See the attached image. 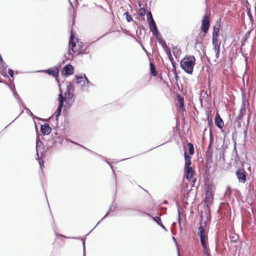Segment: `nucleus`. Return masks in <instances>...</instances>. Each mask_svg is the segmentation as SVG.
I'll return each mask as SVG.
<instances>
[{"instance_id": "24", "label": "nucleus", "mask_w": 256, "mask_h": 256, "mask_svg": "<svg viewBox=\"0 0 256 256\" xmlns=\"http://www.w3.org/2000/svg\"><path fill=\"white\" fill-rule=\"evenodd\" d=\"M168 58V59L170 60L171 62H172V60H174L171 54V50L170 48H167L164 50Z\"/></svg>"}, {"instance_id": "40", "label": "nucleus", "mask_w": 256, "mask_h": 256, "mask_svg": "<svg viewBox=\"0 0 256 256\" xmlns=\"http://www.w3.org/2000/svg\"><path fill=\"white\" fill-rule=\"evenodd\" d=\"M66 140L68 142H72V143H74V144H78L76 143V142H74L73 141H72V140H70V139H67Z\"/></svg>"}, {"instance_id": "31", "label": "nucleus", "mask_w": 256, "mask_h": 256, "mask_svg": "<svg viewBox=\"0 0 256 256\" xmlns=\"http://www.w3.org/2000/svg\"><path fill=\"white\" fill-rule=\"evenodd\" d=\"M124 14L126 15V20L128 22H130L132 20V18L128 12H125Z\"/></svg>"}, {"instance_id": "51", "label": "nucleus", "mask_w": 256, "mask_h": 256, "mask_svg": "<svg viewBox=\"0 0 256 256\" xmlns=\"http://www.w3.org/2000/svg\"><path fill=\"white\" fill-rule=\"evenodd\" d=\"M100 222V221H99V222H98V223L97 224H96V226H94V228H96V226H97V225H98V224Z\"/></svg>"}, {"instance_id": "61", "label": "nucleus", "mask_w": 256, "mask_h": 256, "mask_svg": "<svg viewBox=\"0 0 256 256\" xmlns=\"http://www.w3.org/2000/svg\"><path fill=\"white\" fill-rule=\"evenodd\" d=\"M173 240H175V238L174 237H172Z\"/></svg>"}, {"instance_id": "16", "label": "nucleus", "mask_w": 256, "mask_h": 256, "mask_svg": "<svg viewBox=\"0 0 256 256\" xmlns=\"http://www.w3.org/2000/svg\"><path fill=\"white\" fill-rule=\"evenodd\" d=\"M184 160H185V167L190 166L191 164V156L188 154L187 152H185L184 154Z\"/></svg>"}, {"instance_id": "23", "label": "nucleus", "mask_w": 256, "mask_h": 256, "mask_svg": "<svg viewBox=\"0 0 256 256\" xmlns=\"http://www.w3.org/2000/svg\"><path fill=\"white\" fill-rule=\"evenodd\" d=\"M188 152L189 154L191 155H192L194 152V148L193 144L191 142H188Z\"/></svg>"}, {"instance_id": "27", "label": "nucleus", "mask_w": 256, "mask_h": 256, "mask_svg": "<svg viewBox=\"0 0 256 256\" xmlns=\"http://www.w3.org/2000/svg\"><path fill=\"white\" fill-rule=\"evenodd\" d=\"M220 26V24L215 25L213 28L212 34H219Z\"/></svg>"}, {"instance_id": "15", "label": "nucleus", "mask_w": 256, "mask_h": 256, "mask_svg": "<svg viewBox=\"0 0 256 256\" xmlns=\"http://www.w3.org/2000/svg\"><path fill=\"white\" fill-rule=\"evenodd\" d=\"M186 178L188 180L191 179L193 176L194 171L192 168L191 166L186 167Z\"/></svg>"}, {"instance_id": "18", "label": "nucleus", "mask_w": 256, "mask_h": 256, "mask_svg": "<svg viewBox=\"0 0 256 256\" xmlns=\"http://www.w3.org/2000/svg\"><path fill=\"white\" fill-rule=\"evenodd\" d=\"M64 57L65 58V60H64L62 62V64H64V62L66 60H70L73 58V54L70 52V50H68V52H67L66 54H65L64 55Z\"/></svg>"}, {"instance_id": "29", "label": "nucleus", "mask_w": 256, "mask_h": 256, "mask_svg": "<svg viewBox=\"0 0 256 256\" xmlns=\"http://www.w3.org/2000/svg\"><path fill=\"white\" fill-rule=\"evenodd\" d=\"M152 218V220L155 222H156L158 224L160 225V224H161L162 223V222H161V218L159 216H150Z\"/></svg>"}, {"instance_id": "43", "label": "nucleus", "mask_w": 256, "mask_h": 256, "mask_svg": "<svg viewBox=\"0 0 256 256\" xmlns=\"http://www.w3.org/2000/svg\"><path fill=\"white\" fill-rule=\"evenodd\" d=\"M39 163H40V168H42V166H44V164H43L44 162H43V161H42V164H41L40 162Z\"/></svg>"}, {"instance_id": "21", "label": "nucleus", "mask_w": 256, "mask_h": 256, "mask_svg": "<svg viewBox=\"0 0 256 256\" xmlns=\"http://www.w3.org/2000/svg\"><path fill=\"white\" fill-rule=\"evenodd\" d=\"M73 90H74V86H73L72 84L70 82L66 86V90L65 92V94H70V93L72 92Z\"/></svg>"}, {"instance_id": "32", "label": "nucleus", "mask_w": 256, "mask_h": 256, "mask_svg": "<svg viewBox=\"0 0 256 256\" xmlns=\"http://www.w3.org/2000/svg\"><path fill=\"white\" fill-rule=\"evenodd\" d=\"M248 15L249 19L250 20L251 24H252V26L254 24V20L252 15V14L250 11L248 12Z\"/></svg>"}, {"instance_id": "46", "label": "nucleus", "mask_w": 256, "mask_h": 256, "mask_svg": "<svg viewBox=\"0 0 256 256\" xmlns=\"http://www.w3.org/2000/svg\"><path fill=\"white\" fill-rule=\"evenodd\" d=\"M138 6L140 7V8H142L141 6H142V4L141 2H138Z\"/></svg>"}, {"instance_id": "60", "label": "nucleus", "mask_w": 256, "mask_h": 256, "mask_svg": "<svg viewBox=\"0 0 256 256\" xmlns=\"http://www.w3.org/2000/svg\"><path fill=\"white\" fill-rule=\"evenodd\" d=\"M126 160V158H125V159H122V160H121V161L124 160Z\"/></svg>"}, {"instance_id": "4", "label": "nucleus", "mask_w": 256, "mask_h": 256, "mask_svg": "<svg viewBox=\"0 0 256 256\" xmlns=\"http://www.w3.org/2000/svg\"><path fill=\"white\" fill-rule=\"evenodd\" d=\"M69 45H71V50L74 52L82 48L84 46V43L82 42H79L78 39L75 40L74 33H71L69 40Z\"/></svg>"}, {"instance_id": "56", "label": "nucleus", "mask_w": 256, "mask_h": 256, "mask_svg": "<svg viewBox=\"0 0 256 256\" xmlns=\"http://www.w3.org/2000/svg\"><path fill=\"white\" fill-rule=\"evenodd\" d=\"M250 31L248 32V34H250Z\"/></svg>"}, {"instance_id": "19", "label": "nucleus", "mask_w": 256, "mask_h": 256, "mask_svg": "<svg viewBox=\"0 0 256 256\" xmlns=\"http://www.w3.org/2000/svg\"><path fill=\"white\" fill-rule=\"evenodd\" d=\"M134 210L135 212L134 215H136V216H150V215L149 214L146 213L144 212H142V211H141V210Z\"/></svg>"}, {"instance_id": "6", "label": "nucleus", "mask_w": 256, "mask_h": 256, "mask_svg": "<svg viewBox=\"0 0 256 256\" xmlns=\"http://www.w3.org/2000/svg\"><path fill=\"white\" fill-rule=\"evenodd\" d=\"M209 18L208 16L204 15L202 20V25L200 26L201 30L204 34H206L210 28Z\"/></svg>"}, {"instance_id": "25", "label": "nucleus", "mask_w": 256, "mask_h": 256, "mask_svg": "<svg viewBox=\"0 0 256 256\" xmlns=\"http://www.w3.org/2000/svg\"><path fill=\"white\" fill-rule=\"evenodd\" d=\"M178 100L180 104V106L182 108L184 107V98H182L180 94H178Z\"/></svg>"}, {"instance_id": "11", "label": "nucleus", "mask_w": 256, "mask_h": 256, "mask_svg": "<svg viewBox=\"0 0 256 256\" xmlns=\"http://www.w3.org/2000/svg\"><path fill=\"white\" fill-rule=\"evenodd\" d=\"M148 24L150 26V30L152 32V34L155 37H158V36H160L159 31L158 29L155 22L148 23Z\"/></svg>"}, {"instance_id": "5", "label": "nucleus", "mask_w": 256, "mask_h": 256, "mask_svg": "<svg viewBox=\"0 0 256 256\" xmlns=\"http://www.w3.org/2000/svg\"><path fill=\"white\" fill-rule=\"evenodd\" d=\"M58 100L59 102V105H58V106L55 112L56 117V119L58 118V116L60 114L62 108L64 106V96H63L62 92L61 90L60 91V93L58 94Z\"/></svg>"}, {"instance_id": "57", "label": "nucleus", "mask_w": 256, "mask_h": 256, "mask_svg": "<svg viewBox=\"0 0 256 256\" xmlns=\"http://www.w3.org/2000/svg\"><path fill=\"white\" fill-rule=\"evenodd\" d=\"M82 54V52H79L78 53V54Z\"/></svg>"}, {"instance_id": "33", "label": "nucleus", "mask_w": 256, "mask_h": 256, "mask_svg": "<svg viewBox=\"0 0 256 256\" xmlns=\"http://www.w3.org/2000/svg\"><path fill=\"white\" fill-rule=\"evenodd\" d=\"M146 14V10L144 8H140L139 10V15L143 16Z\"/></svg>"}, {"instance_id": "13", "label": "nucleus", "mask_w": 256, "mask_h": 256, "mask_svg": "<svg viewBox=\"0 0 256 256\" xmlns=\"http://www.w3.org/2000/svg\"><path fill=\"white\" fill-rule=\"evenodd\" d=\"M214 122L216 126L220 129H222L223 128L224 123L222 118L218 114L216 116Z\"/></svg>"}, {"instance_id": "48", "label": "nucleus", "mask_w": 256, "mask_h": 256, "mask_svg": "<svg viewBox=\"0 0 256 256\" xmlns=\"http://www.w3.org/2000/svg\"><path fill=\"white\" fill-rule=\"evenodd\" d=\"M200 42L198 40H196V44H198V43H200Z\"/></svg>"}, {"instance_id": "34", "label": "nucleus", "mask_w": 256, "mask_h": 256, "mask_svg": "<svg viewBox=\"0 0 256 256\" xmlns=\"http://www.w3.org/2000/svg\"><path fill=\"white\" fill-rule=\"evenodd\" d=\"M218 36H219V34H212V42L218 41Z\"/></svg>"}, {"instance_id": "53", "label": "nucleus", "mask_w": 256, "mask_h": 256, "mask_svg": "<svg viewBox=\"0 0 256 256\" xmlns=\"http://www.w3.org/2000/svg\"><path fill=\"white\" fill-rule=\"evenodd\" d=\"M78 145H79V146H82V148H84V146H81V145H80V144H78Z\"/></svg>"}, {"instance_id": "10", "label": "nucleus", "mask_w": 256, "mask_h": 256, "mask_svg": "<svg viewBox=\"0 0 256 256\" xmlns=\"http://www.w3.org/2000/svg\"><path fill=\"white\" fill-rule=\"evenodd\" d=\"M246 101L244 99L242 100V104L240 107V108L238 114L236 116V118L238 120H240L242 119L244 116L246 114Z\"/></svg>"}, {"instance_id": "12", "label": "nucleus", "mask_w": 256, "mask_h": 256, "mask_svg": "<svg viewBox=\"0 0 256 256\" xmlns=\"http://www.w3.org/2000/svg\"><path fill=\"white\" fill-rule=\"evenodd\" d=\"M40 130L44 135H48L52 132V128L48 124L45 123L40 126Z\"/></svg>"}, {"instance_id": "37", "label": "nucleus", "mask_w": 256, "mask_h": 256, "mask_svg": "<svg viewBox=\"0 0 256 256\" xmlns=\"http://www.w3.org/2000/svg\"><path fill=\"white\" fill-rule=\"evenodd\" d=\"M82 244L84 249V254L86 256V248H85V239H82Z\"/></svg>"}, {"instance_id": "50", "label": "nucleus", "mask_w": 256, "mask_h": 256, "mask_svg": "<svg viewBox=\"0 0 256 256\" xmlns=\"http://www.w3.org/2000/svg\"><path fill=\"white\" fill-rule=\"evenodd\" d=\"M100 222V221H99V222H98V223L97 224H96V226H94V228H96V226H97V225H98V224Z\"/></svg>"}, {"instance_id": "38", "label": "nucleus", "mask_w": 256, "mask_h": 256, "mask_svg": "<svg viewBox=\"0 0 256 256\" xmlns=\"http://www.w3.org/2000/svg\"><path fill=\"white\" fill-rule=\"evenodd\" d=\"M164 230L166 231H168V230L162 224V222L161 223V224H160L159 225Z\"/></svg>"}, {"instance_id": "59", "label": "nucleus", "mask_w": 256, "mask_h": 256, "mask_svg": "<svg viewBox=\"0 0 256 256\" xmlns=\"http://www.w3.org/2000/svg\"><path fill=\"white\" fill-rule=\"evenodd\" d=\"M175 74H176V76H177V74L176 73V72H175Z\"/></svg>"}, {"instance_id": "20", "label": "nucleus", "mask_w": 256, "mask_h": 256, "mask_svg": "<svg viewBox=\"0 0 256 256\" xmlns=\"http://www.w3.org/2000/svg\"><path fill=\"white\" fill-rule=\"evenodd\" d=\"M212 45L214 46V48L213 50H220V43L221 42L220 41H214V42H212Z\"/></svg>"}, {"instance_id": "8", "label": "nucleus", "mask_w": 256, "mask_h": 256, "mask_svg": "<svg viewBox=\"0 0 256 256\" xmlns=\"http://www.w3.org/2000/svg\"><path fill=\"white\" fill-rule=\"evenodd\" d=\"M60 66L61 64L60 63L58 65H56L53 68L44 70H41L40 72L47 73L50 75L54 77H56L58 74V68L60 67Z\"/></svg>"}, {"instance_id": "17", "label": "nucleus", "mask_w": 256, "mask_h": 256, "mask_svg": "<svg viewBox=\"0 0 256 256\" xmlns=\"http://www.w3.org/2000/svg\"><path fill=\"white\" fill-rule=\"evenodd\" d=\"M156 38L158 40L159 44H160L162 45V46L164 50H165L167 48H169L167 46V44H166V42L164 40H163L162 38L160 36H158V37H156Z\"/></svg>"}, {"instance_id": "2", "label": "nucleus", "mask_w": 256, "mask_h": 256, "mask_svg": "<svg viewBox=\"0 0 256 256\" xmlns=\"http://www.w3.org/2000/svg\"><path fill=\"white\" fill-rule=\"evenodd\" d=\"M206 221H204L202 222V220L200 223V226L198 228V234L200 237V240L202 246L204 249V252L206 254L207 256H209V253L208 251L206 248V240L207 239V235L206 234V230L204 227L206 226Z\"/></svg>"}, {"instance_id": "26", "label": "nucleus", "mask_w": 256, "mask_h": 256, "mask_svg": "<svg viewBox=\"0 0 256 256\" xmlns=\"http://www.w3.org/2000/svg\"><path fill=\"white\" fill-rule=\"evenodd\" d=\"M147 19L148 23H150L151 22H154L152 14L150 11L148 12V16H147Z\"/></svg>"}, {"instance_id": "14", "label": "nucleus", "mask_w": 256, "mask_h": 256, "mask_svg": "<svg viewBox=\"0 0 256 256\" xmlns=\"http://www.w3.org/2000/svg\"><path fill=\"white\" fill-rule=\"evenodd\" d=\"M43 149V143L42 142L39 140L38 137L36 142V155L38 156V158H39L38 152H39L42 153V150Z\"/></svg>"}, {"instance_id": "58", "label": "nucleus", "mask_w": 256, "mask_h": 256, "mask_svg": "<svg viewBox=\"0 0 256 256\" xmlns=\"http://www.w3.org/2000/svg\"><path fill=\"white\" fill-rule=\"evenodd\" d=\"M143 49L144 50L145 52H146V49H145L144 48H143Z\"/></svg>"}, {"instance_id": "9", "label": "nucleus", "mask_w": 256, "mask_h": 256, "mask_svg": "<svg viewBox=\"0 0 256 256\" xmlns=\"http://www.w3.org/2000/svg\"><path fill=\"white\" fill-rule=\"evenodd\" d=\"M74 68L73 66L69 64L65 66L61 71L62 75L68 76L74 73Z\"/></svg>"}, {"instance_id": "62", "label": "nucleus", "mask_w": 256, "mask_h": 256, "mask_svg": "<svg viewBox=\"0 0 256 256\" xmlns=\"http://www.w3.org/2000/svg\"><path fill=\"white\" fill-rule=\"evenodd\" d=\"M58 236H63L62 235V234H59Z\"/></svg>"}, {"instance_id": "7", "label": "nucleus", "mask_w": 256, "mask_h": 256, "mask_svg": "<svg viewBox=\"0 0 256 256\" xmlns=\"http://www.w3.org/2000/svg\"><path fill=\"white\" fill-rule=\"evenodd\" d=\"M239 182L244 184L246 181V171L242 168L238 170L236 173Z\"/></svg>"}, {"instance_id": "54", "label": "nucleus", "mask_w": 256, "mask_h": 256, "mask_svg": "<svg viewBox=\"0 0 256 256\" xmlns=\"http://www.w3.org/2000/svg\"><path fill=\"white\" fill-rule=\"evenodd\" d=\"M78 145H79V146H82V148H84V146H81V145H80V144H78Z\"/></svg>"}, {"instance_id": "36", "label": "nucleus", "mask_w": 256, "mask_h": 256, "mask_svg": "<svg viewBox=\"0 0 256 256\" xmlns=\"http://www.w3.org/2000/svg\"><path fill=\"white\" fill-rule=\"evenodd\" d=\"M214 51L216 52V60H217L219 57L220 50H214Z\"/></svg>"}, {"instance_id": "35", "label": "nucleus", "mask_w": 256, "mask_h": 256, "mask_svg": "<svg viewBox=\"0 0 256 256\" xmlns=\"http://www.w3.org/2000/svg\"><path fill=\"white\" fill-rule=\"evenodd\" d=\"M8 74H9V75L10 76L11 78L14 77V70H12V69H9L8 70Z\"/></svg>"}, {"instance_id": "41", "label": "nucleus", "mask_w": 256, "mask_h": 256, "mask_svg": "<svg viewBox=\"0 0 256 256\" xmlns=\"http://www.w3.org/2000/svg\"><path fill=\"white\" fill-rule=\"evenodd\" d=\"M5 64H6L4 62H2V64H1L4 70H5V68H6Z\"/></svg>"}, {"instance_id": "3", "label": "nucleus", "mask_w": 256, "mask_h": 256, "mask_svg": "<svg viewBox=\"0 0 256 256\" xmlns=\"http://www.w3.org/2000/svg\"><path fill=\"white\" fill-rule=\"evenodd\" d=\"M76 83L79 84L84 90H88L92 84L88 80L85 74L77 76L76 77Z\"/></svg>"}, {"instance_id": "63", "label": "nucleus", "mask_w": 256, "mask_h": 256, "mask_svg": "<svg viewBox=\"0 0 256 256\" xmlns=\"http://www.w3.org/2000/svg\"><path fill=\"white\" fill-rule=\"evenodd\" d=\"M234 150H236V148H234Z\"/></svg>"}, {"instance_id": "64", "label": "nucleus", "mask_w": 256, "mask_h": 256, "mask_svg": "<svg viewBox=\"0 0 256 256\" xmlns=\"http://www.w3.org/2000/svg\"><path fill=\"white\" fill-rule=\"evenodd\" d=\"M90 232H88V233L87 235H88V234H90Z\"/></svg>"}, {"instance_id": "42", "label": "nucleus", "mask_w": 256, "mask_h": 256, "mask_svg": "<svg viewBox=\"0 0 256 256\" xmlns=\"http://www.w3.org/2000/svg\"><path fill=\"white\" fill-rule=\"evenodd\" d=\"M0 62H1V64H2V62H4V61H3V60L1 56L0 55Z\"/></svg>"}, {"instance_id": "52", "label": "nucleus", "mask_w": 256, "mask_h": 256, "mask_svg": "<svg viewBox=\"0 0 256 256\" xmlns=\"http://www.w3.org/2000/svg\"><path fill=\"white\" fill-rule=\"evenodd\" d=\"M178 219H179V220L180 221V212H178Z\"/></svg>"}, {"instance_id": "30", "label": "nucleus", "mask_w": 256, "mask_h": 256, "mask_svg": "<svg viewBox=\"0 0 256 256\" xmlns=\"http://www.w3.org/2000/svg\"><path fill=\"white\" fill-rule=\"evenodd\" d=\"M10 88H11L12 91L13 92V94H14V97L16 99L19 100L20 99L19 96H18V93L16 92V90H15L14 86L13 87L11 86Z\"/></svg>"}, {"instance_id": "55", "label": "nucleus", "mask_w": 256, "mask_h": 256, "mask_svg": "<svg viewBox=\"0 0 256 256\" xmlns=\"http://www.w3.org/2000/svg\"><path fill=\"white\" fill-rule=\"evenodd\" d=\"M164 204H167V203H168V202H167L166 201H165V202H164Z\"/></svg>"}, {"instance_id": "44", "label": "nucleus", "mask_w": 256, "mask_h": 256, "mask_svg": "<svg viewBox=\"0 0 256 256\" xmlns=\"http://www.w3.org/2000/svg\"><path fill=\"white\" fill-rule=\"evenodd\" d=\"M108 213H107V214L105 215V216H104L103 218H102V220H101L100 221H102V220H103L104 218H106L108 216Z\"/></svg>"}, {"instance_id": "49", "label": "nucleus", "mask_w": 256, "mask_h": 256, "mask_svg": "<svg viewBox=\"0 0 256 256\" xmlns=\"http://www.w3.org/2000/svg\"><path fill=\"white\" fill-rule=\"evenodd\" d=\"M176 48L174 46L173 48V50H174L173 51V53H174H174H175V50H176Z\"/></svg>"}, {"instance_id": "22", "label": "nucleus", "mask_w": 256, "mask_h": 256, "mask_svg": "<svg viewBox=\"0 0 256 256\" xmlns=\"http://www.w3.org/2000/svg\"><path fill=\"white\" fill-rule=\"evenodd\" d=\"M150 69L152 75L156 76L157 75V72L156 70L154 64L152 62L150 63Z\"/></svg>"}, {"instance_id": "39", "label": "nucleus", "mask_w": 256, "mask_h": 256, "mask_svg": "<svg viewBox=\"0 0 256 256\" xmlns=\"http://www.w3.org/2000/svg\"><path fill=\"white\" fill-rule=\"evenodd\" d=\"M172 65L173 69H174L176 70L175 63L174 62V60H172Z\"/></svg>"}, {"instance_id": "47", "label": "nucleus", "mask_w": 256, "mask_h": 256, "mask_svg": "<svg viewBox=\"0 0 256 256\" xmlns=\"http://www.w3.org/2000/svg\"><path fill=\"white\" fill-rule=\"evenodd\" d=\"M24 108L26 110H28L30 114H32V112H31V111H30V110H28V108Z\"/></svg>"}, {"instance_id": "45", "label": "nucleus", "mask_w": 256, "mask_h": 256, "mask_svg": "<svg viewBox=\"0 0 256 256\" xmlns=\"http://www.w3.org/2000/svg\"><path fill=\"white\" fill-rule=\"evenodd\" d=\"M230 191L229 190V191L228 192V190H227L226 191V194H228V195H230Z\"/></svg>"}, {"instance_id": "28", "label": "nucleus", "mask_w": 256, "mask_h": 256, "mask_svg": "<svg viewBox=\"0 0 256 256\" xmlns=\"http://www.w3.org/2000/svg\"><path fill=\"white\" fill-rule=\"evenodd\" d=\"M64 101L66 102L67 100L69 101V100L73 97L74 94L72 92L70 94H64Z\"/></svg>"}, {"instance_id": "1", "label": "nucleus", "mask_w": 256, "mask_h": 256, "mask_svg": "<svg viewBox=\"0 0 256 256\" xmlns=\"http://www.w3.org/2000/svg\"><path fill=\"white\" fill-rule=\"evenodd\" d=\"M196 58L193 56L184 57L182 60L180 64L182 68L186 73L192 74L195 64Z\"/></svg>"}]
</instances>
